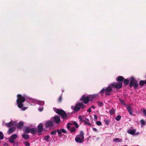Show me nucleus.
<instances>
[{
	"mask_svg": "<svg viewBox=\"0 0 146 146\" xmlns=\"http://www.w3.org/2000/svg\"><path fill=\"white\" fill-rule=\"evenodd\" d=\"M17 104L18 107L19 108H21V110L23 111L27 109V108L25 107H23V103L25 101V98L20 94H18L17 96Z\"/></svg>",
	"mask_w": 146,
	"mask_h": 146,
	"instance_id": "obj_1",
	"label": "nucleus"
},
{
	"mask_svg": "<svg viewBox=\"0 0 146 146\" xmlns=\"http://www.w3.org/2000/svg\"><path fill=\"white\" fill-rule=\"evenodd\" d=\"M84 108V106L82 103H78L76 104L75 107L73 106H71V108L74 111H77L80 109H83Z\"/></svg>",
	"mask_w": 146,
	"mask_h": 146,
	"instance_id": "obj_2",
	"label": "nucleus"
},
{
	"mask_svg": "<svg viewBox=\"0 0 146 146\" xmlns=\"http://www.w3.org/2000/svg\"><path fill=\"white\" fill-rule=\"evenodd\" d=\"M84 133L82 131H81L80 134L77 135L75 139L76 142L79 143H82L84 141Z\"/></svg>",
	"mask_w": 146,
	"mask_h": 146,
	"instance_id": "obj_3",
	"label": "nucleus"
},
{
	"mask_svg": "<svg viewBox=\"0 0 146 146\" xmlns=\"http://www.w3.org/2000/svg\"><path fill=\"white\" fill-rule=\"evenodd\" d=\"M53 110L58 114L60 115L62 118L64 119L67 117V114L63 110L58 109L55 108H53Z\"/></svg>",
	"mask_w": 146,
	"mask_h": 146,
	"instance_id": "obj_4",
	"label": "nucleus"
},
{
	"mask_svg": "<svg viewBox=\"0 0 146 146\" xmlns=\"http://www.w3.org/2000/svg\"><path fill=\"white\" fill-rule=\"evenodd\" d=\"M111 85L110 84L107 88H103L100 91V93L103 94L104 92L106 93V95H109L110 94V92L112 90Z\"/></svg>",
	"mask_w": 146,
	"mask_h": 146,
	"instance_id": "obj_5",
	"label": "nucleus"
},
{
	"mask_svg": "<svg viewBox=\"0 0 146 146\" xmlns=\"http://www.w3.org/2000/svg\"><path fill=\"white\" fill-rule=\"evenodd\" d=\"M138 84L137 83L136 80H135L134 78L131 77L130 78V86L131 87L133 86L135 88H137L138 87Z\"/></svg>",
	"mask_w": 146,
	"mask_h": 146,
	"instance_id": "obj_6",
	"label": "nucleus"
},
{
	"mask_svg": "<svg viewBox=\"0 0 146 146\" xmlns=\"http://www.w3.org/2000/svg\"><path fill=\"white\" fill-rule=\"evenodd\" d=\"M110 85L113 87L116 88L117 89H119L122 86L121 83L118 84L117 83L115 82L110 84Z\"/></svg>",
	"mask_w": 146,
	"mask_h": 146,
	"instance_id": "obj_7",
	"label": "nucleus"
},
{
	"mask_svg": "<svg viewBox=\"0 0 146 146\" xmlns=\"http://www.w3.org/2000/svg\"><path fill=\"white\" fill-rule=\"evenodd\" d=\"M81 101L83 100V102L85 104H87L89 101V98L88 96L86 97L85 95H83L80 99Z\"/></svg>",
	"mask_w": 146,
	"mask_h": 146,
	"instance_id": "obj_8",
	"label": "nucleus"
},
{
	"mask_svg": "<svg viewBox=\"0 0 146 146\" xmlns=\"http://www.w3.org/2000/svg\"><path fill=\"white\" fill-rule=\"evenodd\" d=\"M53 125L52 122L51 121H48L45 123V125L46 128H50Z\"/></svg>",
	"mask_w": 146,
	"mask_h": 146,
	"instance_id": "obj_9",
	"label": "nucleus"
},
{
	"mask_svg": "<svg viewBox=\"0 0 146 146\" xmlns=\"http://www.w3.org/2000/svg\"><path fill=\"white\" fill-rule=\"evenodd\" d=\"M17 123L13 121H11L9 123H5V125L7 127H10L13 125L15 126Z\"/></svg>",
	"mask_w": 146,
	"mask_h": 146,
	"instance_id": "obj_10",
	"label": "nucleus"
},
{
	"mask_svg": "<svg viewBox=\"0 0 146 146\" xmlns=\"http://www.w3.org/2000/svg\"><path fill=\"white\" fill-rule=\"evenodd\" d=\"M60 121V116L57 115L54 116L53 118V121L56 123H58Z\"/></svg>",
	"mask_w": 146,
	"mask_h": 146,
	"instance_id": "obj_11",
	"label": "nucleus"
},
{
	"mask_svg": "<svg viewBox=\"0 0 146 146\" xmlns=\"http://www.w3.org/2000/svg\"><path fill=\"white\" fill-rule=\"evenodd\" d=\"M57 132L59 136H60L61 135L62 133H66L67 132L64 129H58L57 130Z\"/></svg>",
	"mask_w": 146,
	"mask_h": 146,
	"instance_id": "obj_12",
	"label": "nucleus"
},
{
	"mask_svg": "<svg viewBox=\"0 0 146 146\" xmlns=\"http://www.w3.org/2000/svg\"><path fill=\"white\" fill-rule=\"evenodd\" d=\"M43 125L42 124H40L38 127V132L39 133L41 132L43 130Z\"/></svg>",
	"mask_w": 146,
	"mask_h": 146,
	"instance_id": "obj_13",
	"label": "nucleus"
},
{
	"mask_svg": "<svg viewBox=\"0 0 146 146\" xmlns=\"http://www.w3.org/2000/svg\"><path fill=\"white\" fill-rule=\"evenodd\" d=\"M136 131V130L135 129H133V130L129 129L127 130V133L133 135Z\"/></svg>",
	"mask_w": 146,
	"mask_h": 146,
	"instance_id": "obj_14",
	"label": "nucleus"
},
{
	"mask_svg": "<svg viewBox=\"0 0 146 146\" xmlns=\"http://www.w3.org/2000/svg\"><path fill=\"white\" fill-rule=\"evenodd\" d=\"M124 79V78L122 76H119L118 78H116V80L117 81L121 83L122 82L123 80Z\"/></svg>",
	"mask_w": 146,
	"mask_h": 146,
	"instance_id": "obj_15",
	"label": "nucleus"
},
{
	"mask_svg": "<svg viewBox=\"0 0 146 146\" xmlns=\"http://www.w3.org/2000/svg\"><path fill=\"white\" fill-rule=\"evenodd\" d=\"M38 102L37 100L34 99H30L29 101V103H30L31 105H34L35 104H36V102Z\"/></svg>",
	"mask_w": 146,
	"mask_h": 146,
	"instance_id": "obj_16",
	"label": "nucleus"
},
{
	"mask_svg": "<svg viewBox=\"0 0 146 146\" xmlns=\"http://www.w3.org/2000/svg\"><path fill=\"white\" fill-rule=\"evenodd\" d=\"M127 109L128 110V111L129 113L131 115H132L133 114V112L132 109L129 106H127Z\"/></svg>",
	"mask_w": 146,
	"mask_h": 146,
	"instance_id": "obj_17",
	"label": "nucleus"
},
{
	"mask_svg": "<svg viewBox=\"0 0 146 146\" xmlns=\"http://www.w3.org/2000/svg\"><path fill=\"white\" fill-rule=\"evenodd\" d=\"M113 141L115 142L119 143L122 141V140L121 139L118 138H115L113 139Z\"/></svg>",
	"mask_w": 146,
	"mask_h": 146,
	"instance_id": "obj_18",
	"label": "nucleus"
},
{
	"mask_svg": "<svg viewBox=\"0 0 146 146\" xmlns=\"http://www.w3.org/2000/svg\"><path fill=\"white\" fill-rule=\"evenodd\" d=\"M23 126V122L20 121L17 124V127L19 128L20 129Z\"/></svg>",
	"mask_w": 146,
	"mask_h": 146,
	"instance_id": "obj_19",
	"label": "nucleus"
},
{
	"mask_svg": "<svg viewBox=\"0 0 146 146\" xmlns=\"http://www.w3.org/2000/svg\"><path fill=\"white\" fill-rule=\"evenodd\" d=\"M15 130V128L14 127H12L11 128H10L8 131V133L9 134H10L12 132H13Z\"/></svg>",
	"mask_w": 146,
	"mask_h": 146,
	"instance_id": "obj_20",
	"label": "nucleus"
},
{
	"mask_svg": "<svg viewBox=\"0 0 146 146\" xmlns=\"http://www.w3.org/2000/svg\"><path fill=\"white\" fill-rule=\"evenodd\" d=\"M96 96H98L97 94H95L93 95V96H88L89 98V101H91L93 100V99L96 97Z\"/></svg>",
	"mask_w": 146,
	"mask_h": 146,
	"instance_id": "obj_21",
	"label": "nucleus"
},
{
	"mask_svg": "<svg viewBox=\"0 0 146 146\" xmlns=\"http://www.w3.org/2000/svg\"><path fill=\"white\" fill-rule=\"evenodd\" d=\"M22 137L25 139H28L29 138V136L28 135L23 134L22 135Z\"/></svg>",
	"mask_w": 146,
	"mask_h": 146,
	"instance_id": "obj_22",
	"label": "nucleus"
},
{
	"mask_svg": "<svg viewBox=\"0 0 146 146\" xmlns=\"http://www.w3.org/2000/svg\"><path fill=\"white\" fill-rule=\"evenodd\" d=\"M38 101L36 102V104L40 105H43L44 104V102L43 101H40L38 100Z\"/></svg>",
	"mask_w": 146,
	"mask_h": 146,
	"instance_id": "obj_23",
	"label": "nucleus"
},
{
	"mask_svg": "<svg viewBox=\"0 0 146 146\" xmlns=\"http://www.w3.org/2000/svg\"><path fill=\"white\" fill-rule=\"evenodd\" d=\"M31 131V129L29 127H27L25 130V132L27 133H29Z\"/></svg>",
	"mask_w": 146,
	"mask_h": 146,
	"instance_id": "obj_24",
	"label": "nucleus"
},
{
	"mask_svg": "<svg viewBox=\"0 0 146 146\" xmlns=\"http://www.w3.org/2000/svg\"><path fill=\"white\" fill-rule=\"evenodd\" d=\"M30 132L33 134H35L36 132V130L35 128H32L31 129Z\"/></svg>",
	"mask_w": 146,
	"mask_h": 146,
	"instance_id": "obj_25",
	"label": "nucleus"
},
{
	"mask_svg": "<svg viewBox=\"0 0 146 146\" xmlns=\"http://www.w3.org/2000/svg\"><path fill=\"white\" fill-rule=\"evenodd\" d=\"M18 137V135H17L16 134H15L12 135V136H11L10 137H11V138L14 139H16Z\"/></svg>",
	"mask_w": 146,
	"mask_h": 146,
	"instance_id": "obj_26",
	"label": "nucleus"
},
{
	"mask_svg": "<svg viewBox=\"0 0 146 146\" xmlns=\"http://www.w3.org/2000/svg\"><path fill=\"white\" fill-rule=\"evenodd\" d=\"M72 124L71 123H68L67 125V128L68 130H70V129L73 127Z\"/></svg>",
	"mask_w": 146,
	"mask_h": 146,
	"instance_id": "obj_27",
	"label": "nucleus"
},
{
	"mask_svg": "<svg viewBox=\"0 0 146 146\" xmlns=\"http://www.w3.org/2000/svg\"><path fill=\"white\" fill-rule=\"evenodd\" d=\"M115 113V110L113 108L110 110V113L111 115H113Z\"/></svg>",
	"mask_w": 146,
	"mask_h": 146,
	"instance_id": "obj_28",
	"label": "nucleus"
},
{
	"mask_svg": "<svg viewBox=\"0 0 146 146\" xmlns=\"http://www.w3.org/2000/svg\"><path fill=\"white\" fill-rule=\"evenodd\" d=\"M69 130L71 133L74 132L75 131L76 129L74 127H73L70 128Z\"/></svg>",
	"mask_w": 146,
	"mask_h": 146,
	"instance_id": "obj_29",
	"label": "nucleus"
},
{
	"mask_svg": "<svg viewBox=\"0 0 146 146\" xmlns=\"http://www.w3.org/2000/svg\"><path fill=\"white\" fill-rule=\"evenodd\" d=\"M4 138L3 134L2 132L0 131V139L2 140Z\"/></svg>",
	"mask_w": 146,
	"mask_h": 146,
	"instance_id": "obj_30",
	"label": "nucleus"
},
{
	"mask_svg": "<svg viewBox=\"0 0 146 146\" xmlns=\"http://www.w3.org/2000/svg\"><path fill=\"white\" fill-rule=\"evenodd\" d=\"M129 80L127 79H125L124 80V83L126 85H127L129 83Z\"/></svg>",
	"mask_w": 146,
	"mask_h": 146,
	"instance_id": "obj_31",
	"label": "nucleus"
},
{
	"mask_svg": "<svg viewBox=\"0 0 146 146\" xmlns=\"http://www.w3.org/2000/svg\"><path fill=\"white\" fill-rule=\"evenodd\" d=\"M145 84V82L143 81H141L139 83V85L141 86H143Z\"/></svg>",
	"mask_w": 146,
	"mask_h": 146,
	"instance_id": "obj_32",
	"label": "nucleus"
},
{
	"mask_svg": "<svg viewBox=\"0 0 146 146\" xmlns=\"http://www.w3.org/2000/svg\"><path fill=\"white\" fill-rule=\"evenodd\" d=\"M140 122L143 125H145L146 124L145 121L143 119H141L140 121Z\"/></svg>",
	"mask_w": 146,
	"mask_h": 146,
	"instance_id": "obj_33",
	"label": "nucleus"
},
{
	"mask_svg": "<svg viewBox=\"0 0 146 146\" xmlns=\"http://www.w3.org/2000/svg\"><path fill=\"white\" fill-rule=\"evenodd\" d=\"M121 118V116L119 115H118L115 118V119L117 121H119L120 120Z\"/></svg>",
	"mask_w": 146,
	"mask_h": 146,
	"instance_id": "obj_34",
	"label": "nucleus"
},
{
	"mask_svg": "<svg viewBox=\"0 0 146 146\" xmlns=\"http://www.w3.org/2000/svg\"><path fill=\"white\" fill-rule=\"evenodd\" d=\"M14 139H12L11 137H10L9 138V141L10 142L13 143L14 142Z\"/></svg>",
	"mask_w": 146,
	"mask_h": 146,
	"instance_id": "obj_35",
	"label": "nucleus"
},
{
	"mask_svg": "<svg viewBox=\"0 0 146 146\" xmlns=\"http://www.w3.org/2000/svg\"><path fill=\"white\" fill-rule=\"evenodd\" d=\"M50 138V137L48 135H46L44 137V140L45 141H47Z\"/></svg>",
	"mask_w": 146,
	"mask_h": 146,
	"instance_id": "obj_36",
	"label": "nucleus"
},
{
	"mask_svg": "<svg viewBox=\"0 0 146 146\" xmlns=\"http://www.w3.org/2000/svg\"><path fill=\"white\" fill-rule=\"evenodd\" d=\"M73 124L76 128H78V127L79 126L78 124L76 122H74Z\"/></svg>",
	"mask_w": 146,
	"mask_h": 146,
	"instance_id": "obj_37",
	"label": "nucleus"
},
{
	"mask_svg": "<svg viewBox=\"0 0 146 146\" xmlns=\"http://www.w3.org/2000/svg\"><path fill=\"white\" fill-rule=\"evenodd\" d=\"M119 101H120V103L122 104L123 105H124L125 104V102H124V101L123 100L121 99H119Z\"/></svg>",
	"mask_w": 146,
	"mask_h": 146,
	"instance_id": "obj_38",
	"label": "nucleus"
},
{
	"mask_svg": "<svg viewBox=\"0 0 146 146\" xmlns=\"http://www.w3.org/2000/svg\"><path fill=\"white\" fill-rule=\"evenodd\" d=\"M142 112L143 114L146 116V110L145 109H143Z\"/></svg>",
	"mask_w": 146,
	"mask_h": 146,
	"instance_id": "obj_39",
	"label": "nucleus"
},
{
	"mask_svg": "<svg viewBox=\"0 0 146 146\" xmlns=\"http://www.w3.org/2000/svg\"><path fill=\"white\" fill-rule=\"evenodd\" d=\"M98 106H102L103 103L102 102H98L97 103Z\"/></svg>",
	"mask_w": 146,
	"mask_h": 146,
	"instance_id": "obj_40",
	"label": "nucleus"
},
{
	"mask_svg": "<svg viewBox=\"0 0 146 146\" xmlns=\"http://www.w3.org/2000/svg\"><path fill=\"white\" fill-rule=\"evenodd\" d=\"M96 124L98 125H100L102 124V123L100 121H97Z\"/></svg>",
	"mask_w": 146,
	"mask_h": 146,
	"instance_id": "obj_41",
	"label": "nucleus"
},
{
	"mask_svg": "<svg viewBox=\"0 0 146 146\" xmlns=\"http://www.w3.org/2000/svg\"><path fill=\"white\" fill-rule=\"evenodd\" d=\"M24 145L25 146H30V144L27 142H25L24 143Z\"/></svg>",
	"mask_w": 146,
	"mask_h": 146,
	"instance_id": "obj_42",
	"label": "nucleus"
},
{
	"mask_svg": "<svg viewBox=\"0 0 146 146\" xmlns=\"http://www.w3.org/2000/svg\"><path fill=\"white\" fill-rule=\"evenodd\" d=\"M56 131H54L51 132L50 134L51 135H54L56 134Z\"/></svg>",
	"mask_w": 146,
	"mask_h": 146,
	"instance_id": "obj_43",
	"label": "nucleus"
},
{
	"mask_svg": "<svg viewBox=\"0 0 146 146\" xmlns=\"http://www.w3.org/2000/svg\"><path fill=\"white\" fill-rule=\"evenodd\" d=\"M38 110L39 111H41L43 110V108L40 107V108H38Z\"/></svg>",
	"mask_w": 146,
	"mask_h": 146,
	"instance_id": "obj_44",
	"label": "nucleus"
},
{
	"mask_svg": "<svg viewBox=\"0 0 146 146\" xmlns=\"http://www.w3.org/2000/svg\"><path fill=\"white\" fill-rule=\"evenodd\" d=\"M85 124L87 125H90L91 124L89 123L88 121H85Z\"/></svg>",
	"mask_w": 146,
	"mask_h": 146,
	"instance_id": "obj_45",
	"label": "nucleus"
},
{
	"mask_svg": "<svg viewBox=\"0 0 146 146\" xmlns=\"http://www.w3.org/2000/svg\"><path fill=\"white\" fill-rule=\"evenodd\" d=\"M94 120H95V121L97 119V116L96 115H94Z\"/></svg>",
	"mask_w": 146,
	"mask_h": 146,
	"instance_id": "obj_46",
	"label": "nucleus"
},
{
	"mask_svg": "<svg viewBox=\"0 0 146 146\" xmlns=\"http://www.w3.org/2000/svg\"><path fill=\"white\" fill-rule=\"evenodd\" d=\"M105 123L107 125H108L109 124V121L108 120L105 121Z\"/></svg>",
	"mask_w": 146,
	"mask_h": 146,
	"instance_id": "obj_47",
	"label": "nucleus"
},
{
	"mask_svg": "<svg viewBox=\"0 0 146 146\" xmlns=\"http://www.w3.org/2000/svg\"><path fill=\"white\" fill-rule=\"evenodd\" d=\"M62 95H61V96L60 97V98L58 99L59 102H61L62 100Z\"/></svg>",
	"mask_w": 146,
	"mask_h": 146,
	"instance_id": "obj_48",
	"label": "nucleus"
},
{
	"mask_svg": "<svg viewBox=\"0 0 146 146\" xmlns=\"http://www.w3.org/2000/svg\"><path fill=\"white\" fill-rule=\"evenodd\" d=\"M87 111L89 112H90L91 111H92V110H91V108H90L87 110Z\"/></svg>",
	"mask_w": 146,
	"mask_h": 146,
	"instance_id": "obj_49",
	"label": "nucleus"
},
{
	"mask_svg": "<svg viewBox=\"0 0 146 146\" xmlns=\"http://www.w3.org/2000/svg\"><path fill=\"white\" fill-rule=\"evenodd\" d=\"M92 129H93V130L94 131H97V129L93 127V128Z\"/></svg>",
	"mask_w": 146,
	"mask_h": 146,
	"instance_id": "obj_50",
	"label": "nucleus"
},
{
	"mask_svg": "<svg viewBox=\"0 0 146 146\" xmlns=\"http://www.w3.org/2000/svg\"><path fill=\"white\" fill-rule=\"evenodd\" d=\"M78 118L81 121L82 120V117L80 116H79Z\"/></svg>",
	"mask_w": 146,
	"mask_h": 146,
	"instance_id": "obj_51",
	"label": "nucleus"
},
{
	"mask_svg": "<svg viewBox=\"0 0 146 146\" xmlns=\"http://www.w3.org/2000/svg\"><path fill=\"white\" fill-rule=\"evenodd\" d=\"M91 108H92L93 109H94L95 108V107L94 106H92L91 107H90Z\"/></svg>",
	"mask_w": 146,
	"mask_h": 146,
	"instance_id": "obj_52",
	"label": "nucleus"
},
{
	"mask_svg": "<svg viewBox=\"0 0 146 146\" xmlns=\"http://www.w3.org/2000/svg\"><path fill=\"white\" fill-rule=\"evenodd\" d=\"M86 120L87 121L89 122V119L88 118H85Z\"/></svg>",
	"mask_w": 146,
	"mask_h": 146,
	"instance_id": "obj_53",
	"label": "nucleus"
},
{
	"mask_svg": "<svg viewBox=\"0 0 146 146\" xmlns=\"http://www.w3.org/2000/svg\"><path fill=\"white\" fill-rule=\"evenodd\" d=\"M139 133L138 132V133H135H135L134 135H139Z\"/></svg>",
	"mask_w": 146,
	"mask_h": 146,
	"instance_id": "obj_54",
	"label": "nucleus"
},
{
	"mask_svg": "<svg viewBox=\"0 0 146 146\" xmlns=\"http://www.w3.org/2000/svg\"><path fill=\"white\" fill-rule=\"evenodd\" d=\"M64 91V90H62V92H63Z\"/></svg>",
	"mask_w": 146,
	"mask_h": 146,
	"instance_id": "obj_55",
	"label": "nucleus"
},
{
	"mask_svg": "<svg viewBox=\"0 0 146 146\" xmlns=\"http://www.w3.org/2000/svg\"><path fill=\"white\" fill-rule=\"evenodd\" d=\"M145 84H146V80L145 81Z\"/></svg>",
	"mask_w": 146,
	"mask_h": 146,
	"instance_id": "obj_56",
	"label": "nucleus"
},
{
	"mask_svg": "<svg viewBox=\"0 0 146 146\" xmlns=\"http://www.w3.org/2000/svg\"><path fill=\"white\" fill-rule=\"evenodd\" d=\"M127 146V145H124V146Z\"/></svg>",
	"mask_w": 146,
	"mask_h": 146,
	"instance_id": "obj_57",
	"label": "nucleus"
}]
</instances>
